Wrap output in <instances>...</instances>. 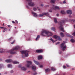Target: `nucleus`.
Here are the masks:
<instances>
[{
  "mask_svg": "<svg viewBox=\"0 0 75 75\" xmlns=\"http://www.w3.org/2000/svg\"><path fill=\"white\" fill-rule=\"evenodd\" d=\"M43 36H46L47 37H50L52 36V33L49 32L48 31L44 30H42L41 34Z\"/></svg>",
  "mask_w": 75,
  "mask_h": 75,
  "instance_id": "obj_1",
  "label": "nucleus"
},
{
  "mask_svg": "<svg viewBox=\"0 0 75 75\" xmlns=\"http://www.w3.org/2000/svg\"><path fill=\"white\" fill-rule=\"evenodd\" d=\"M65 23V21L64 20H62L59 22V24L60 25V26L59 27V28L62 31H63V32H65V31L62 28V25H64Z\"/></svg>",
  "mask_w": 75,
  "mask_h": 75,
  "instance_id": "obj_2",
  "label": "nucleus"
},
{
  "mask_svg": "<svg viewBox=\"0 0 75 75\" xmlns=\"http://www.w3.org/2000/svg\"><path fill=\"white\" fill-rule=\"evenodd\" d=\"M19 48H20V47L18 46H16V47L13 49V50L10 51V54H16L15 52L13 51H17V50H18V49H19Z\"/></svg>",
  "mask_w": 75,
  "mask_h": 75,
  "instance_id": "obj_3",
  "label": "nucleus"
},
{
  "mask_svg": "<svg viewBox=\"0 0 75 75\" xmlns=\"http://www.w3.org/2000/svg\"><path fill=\"white\" fill-rule=\"evenodd\" d=\"M22 54H25V57H28V51L27 50H23L21 51Z\"/></svg>",
  "mask_w": 75,
  "mask_h": 75,
  "instance_id": "obj_4",
  "label": "nucleus"
},
{
  "mask_svg": "<svg viewBox=\"0 0 75 75\" xmlns=\"http://www.w3.org/2000/svg\"><path fill=\"white\" fill-rule=\"evenodd\" d=\"M27 1H28L29 2L28 3V5H29L30 6H32V7H34L35 6V4L31 1L32 0H27Z\"/></svg>",
  "mask_w": 75,
  "mask_h": 75,
  "instance_id": "obj_5",
  "label": "nucleus"
},
{
  "mask_svg": "<svg viewBox=\"0 0 75 75\" xmlns=\"http://www.w3.org/2000/svg\"><path fill=\"white\" fill-rule=\"evenodd\" d=\"M66 47L67 46H66V45H65V43H62L61 45V48L63 51H64Z\"/></svg>",
  "mask_w": 75,
  "mask_h": 75,
  "instance_id": "obj_6",
  "label": "nucleus"
},
{
  "mask_svg": "<svg viewBox=\"0 0 75 75\" xmlns=\"http://www.w3.org/2000/svg\"><path fill=\"white\" fill-rule=\"evenodd\" d=\"M27 64H26V66L28 67V68H30L31 65L32 64V62L30 61H27L26 62Z\"/></svg>",
  "mask_w": 75,
  "mask_h": 75,
  "instance_id": "obj_7",
  "label": "nucleus"
},
{
  "mask_svg": "<svg viewBox=\"0 0 75 75\" xmlns=\"http://www.w3.org/2000/svg\"><path fill=\"white\" fill-rule=\"evenodd\" d=\"M54 38H55L56 39H58L59 40H61V39L60 38L59 36H58L57 35H54L53 36Z\"/></svg>",
  "mask_w": 75,
  "mask_h": 75,
  "instance_id": "obj_8",
  "label": "nucleus"
},
{
  "mask_svg": "<svg viewBox=\"0 0 75 75\" xmlns=\"http://www.w3.org/2000/svg\"><path fill=\"white\" fill-rule=\"evenodd\" d=\"M53 9L54 10H60V8L58 6H53Z\"/></svg>",
  "mask_w": 75,
  "mask_h": 75,
  "instance_id": "obj_9",
  "label": "nucleus"
},
{
  "mask_svg": "<svg viewBox=\"0 0 75 75\" xmlns=\"http://www.w3.org/2000/svg\"><path fill=\"white\" fill-rule=\"evenodd\" d=\"M33 61L35 64H36L37 65H40V63L36 61L35 60H34Z\"/></svg>",
  "mask_w": 75,
  "mask_h": 75,
  "instance_id": "obj_10",
  "label": "nucleus"
},
{
  "mask_svg": "<svg viewBox=\"0 0 75 75\" xmlns=\"http://www.w3.org/2000/svg\"><path fill=\"white\" fill-rule=\"evenodd\" d=\"M5 62H12V60L11 59H7L5 60Z\"/></svg>",
  "mask_w": 75,
  "mask_h": 75,
  "instance_id": "obj_11",
  "label": "nucleus"
},
{
  "mask_svg": "<svg viewBox=\"0 0 75 75\" xmlns=\"http://www.w3.org/2000/svg\"><path fill=\"white\" fill-rule=\"evenodd\" d=\"M42 59V56L41 55H39L38 57V60H40V59Z\"/></svg>",
  "mask_w": 75,
  "mask_h": 75,
  "instance_id": "obj_12",
  "label": "nucleus"
},
{
  "mask_svg": "<svg viewBox=\"0 0 75 75\" xmlns=\"http://www.w3.org/2000/svg\"><path fill=\"white\" fill-rule=\"evenodd\" d=\"M36 51L37 52H38V53H41V52H42L43 51L42 50H36Z\"/></svg>",
  "mask_w": 75,
  "mask_h": 75,
  "instance_id": "obj_13",
  "label": "nucleus"
},
{
  "mask_svg": "<svg viewBox=\"0 0 75 75\" xmlns=\"http://www.w3.org/2000/svg\"><path fill=\"white\" fill-rule=\"evenodd\" d=\"M32 68L33 69H36V66L34 65H32Z\"/></svg>",
  "mask_w": 75,
  "mask_h": 75,
  "instance_id": "obj_14",
  "label": "nucleus"
},
{
  "mask_svg": "<svg viewBox=\"0 0 75 75\" xmlns=\"http://www.w3.org/2000/svg\"><path fill=\"white\" fill-rule=\"evenodd\" d=\"M21 70H22L23 71H26V70H27V69L24 67H22L21 68Z\"/></svg>",
  "mask_w": 75,
  "mask_h": 75,
  "instance_id": "obj_15",
  "label": "nucleus"
},
{
  "mask_svg": "<svg viewBox=\"0 0 75 75\" xmlns=\"http://www.w3.org/2000/svg\"><path fill=\"white\" fill-rule=\"evenodd\" d=\"M68 14H71L72 13V11L71 10H69L67 11Z\"/></svg>",
  "mask_w": 75,
  "mask_h": 75,
  "instance_id": "obj_16",
  "label": "nucleus"
},
{
  "mask_svg": "<svg viewBox=\"0 0 75 75\" xmlns=\"http://www.w3.org/2000/svg\"><path fill=\"white\" fill-rule=\"evenodd\" d=\"M33 16H34V17H37L38 15L37 14V13H35L34 12H32V13Z\"/></svg>",
  "mask_w": 75,
  "mask_h": 75,
  "instance_id": "obj_17",
  "label": "nucleus"
},
{
  "mask_svg": "<svg viewBox=\"0 0 75 75\" xmlns=\"http://www.w3.org/2000/svg\"><path fill=\"white\" fill-rule=\"evenodd\" d=\"M44 13H43L42 14H40L39 15V17H43L44 16Z\"/></svg>",
  "mask_w": 75,
  "mask_h": 75,
  "instance_id": "obj_18",
  "label": "nucleus"
},
{
  "mask_svg": "<svg viewBox=\"0 0 75 75\" xmlns=\"http://www.w3.org/2000/svg\"><path fill=\"white\" fill-rule=\"evenodd\" d=\"M12 62L13 64H19V62L17 61H13Z\"/></svg>",
  "mask_w": 75,
  "mask_h": 75,
  "instance_id": "obj_19",
  "label": "nucleus"
},
{
  "mask_svg": "<svg viewBox=\"0 0 75 75\" xmlns=\"http://www.w3.org/2000/svg\"><path fill=\"white\" fill-rule=\"evenodd\" d=\"M61 13L62 14H65V12L64 11H61Z\"/></svg>",
  "mask_w": 75,
  "mask_h": 75,
  "instance_id": "obj_20",
  "label": "nucleus"
},
{
  "mask_svg": "<svg viewBox=\"0 0 75 75\" xmlns=\"http://www.w3.org/2000/svg\"><path fill=\"white\" fill-rule=\"evenodd\" d=\"M50 69H45V71L46 72H49L50 71Z\"/></svg>",
  "mask_w": 75,
  "mask_h": 75,
  "instance_id": "obj_21",
  "label": "nucleus"
},
{
  "mask_svg": "<svg viewBox=\"0 0 75 75\" xmlns=\"http://www.w3.org/2000/svg\"><path fill=\"white\" fill-rule=\"evenodd\" d=\"M44 16H49L50 14L48 13H44Z\"/></svg>",
  "mask_w": 75,
  "mask_h": 75,
  "instance_id": "obj_22",
  "label": "nucleus"
},
{
  "mask_svg": "<svg viewBox=\"0 0 75 75\" xmlns=\"http://www.w3.org/2000/svg\"><path fill=\"white\" fill-rule=\"evenodd\" d=\"M60 35L61 36H62V37H64V34L63 33H61L60 34Z\"/></svg>",
  "mask_w": 75,
  "mask_h": 75,
  "instance_id": "obj_23",
  "label": "nucleus"
},
{
  "mask_svg": "<svg viewBox=\"0 0 75 75\" xmlns=\"http://www.w3.org/2000/svg\"><path fill=\"white\" fill-rule=\"evenodd\" d=\"M54 21L56 23H57V18H54Z\"/></svg>",
  "mask_w": 75,
  "mask_h": 75,
  "instance_id": "obj_24",
  "label": "nucleus"
},
{
  "mask_svg": "<svg viewBox=\"0 0 75 75\" xmlns=\"http://www.w3.org/2000/svg\"><path fill=\"white\" fill-rule=\"evenodd\" d=\"M8 68H12V65H11V64H8Z\"/></svg>",
  "mask_w": 75,
  "mask_h": 75,
  "instance_id": "obj_25",
  "label": "nucleus"
},
{
  "mask_svg": "<svg viewBox=\"0 0 75 75\" xmlns=\"http://www.w3.org/2000/svg\"><path fill=\"white\" fill-rule=\"evenodd\" d=\"M55 0H51L50 2L52 3H55Z\"/></svg>",
  "mask_w": 75,
  "mask_h": 75,
  "instance_id": "obj_26",
  "label": "nucleus"
},
{
  "mask_svg": "<svg viewBox=\"0 0 75 75\" xmlns=\"http://www.w3.org/2000/svg\"><path fill=\"white\" fill-rule=\"evenodd\" d=\"M40 35H38V36H37V37L36 39V41H37V40H38V38H40Z\"/></svg>",
  "mask_w": 75,
  "mask_h": 75,
  "instance_id": "obj_27",
  "label": "nucleus"
},
{
  "mask_svg": "<svg viewBox=\"0 0 75 75\" xmlns=\"http://www.w3.org/2000/svg\"><path fill=\"white\" fill-rule=\"evenodd\" d=\"M71 41L72 42H75V40H74V39H72L71 40Z\"/></svg>",
  "mask_w": 75,
  "mask_h": 75,
  "instance_id": "obj_28",
  "label": "nucleus"
},
{
  "mask_svg": "<svg viewBox=\"0 0 75 75\" xmlns=\"http://www.w3.org/2000/svg\"><path fill=\"white\" fill-rule=\"evenodd\" d=\"M51 70L52 71H55V70H56V69H54V67H52Z\"/></svg>",
  "mask_w": 75,
  "mask_h": 75,
  "instance_id": "obj_29",
  "label": "nucleus"
},
{
  "mask_svg": "<svg viewBox=\"0 0 75 75\" xmlns=\"http://www.w3.org/2000/svg\"><path fill=\"white\" fill-rule=\"evenodd\" d=\"M50 40H51V41H52V42H53V43L55 42V41H57V40L54 41V40H53V39H51Z\"/></svg>",
  "mask_w": 75,
  "mask_h": 75,
  "instance_id": "obj_30",
  "label": "nucleus"
},
{
  "mask_svg": "<svg viewBox=\"0 0 75 75\" xmlns=\"http://www.w3.org/2000/svg\"><path fill=\"white\" fill-rule=\"evenodd\" d=\"M51 30L53 31H55V28H51Z\"/></svg>",
  "mask_w": 75,
  "mask_h": 75,
  "instance_id": "obj_31",
  "label": "nucleus"
},
{
  "mask_svg": "<svg viewBox=\"0 0 75 75\" xmlns=\"http://www.w3.org/2000/svg\"><path fill=\"white\" fill-rule=\"evenodd\" d=\"M3 65L2 64H0V69H1L2 67H3Z\"/></svg>",
  "mask_w": 75,
  "mask_h": 75,
  "instance_id": "obj_32",
  "label": "nucleus"
},
{
  "mask_svg": "<svg viewBox=\"0 0 75 75\" xmlns=\"http://www.w3.org/2000/svg\"><path fill=\"white\" fill-rule=\"evenodd\" d=\"M37 72H36L35 71L34 72L33 74V75H37Z\"/></svg>",
  "mask_w": 75,
  "mask_h": 75,
  "instance_id": "obj_33",
  "label": "nucleus"
},
{
  "mask_svg": "<svg viewBox=\"0 0 75 75\" xmlns=\"http://www.w3.org/2000/svg\"><path fill=\"white\" fill-rule=\"evenodd\" d=\"M66 74V73L64 72L62 74H60V75H65Z\"/></svg>",
  "mask_w": 75,
  "mask_h": 75,
  "instance_id": "obj_34",
  "label": "nucleus"
},
{
  "mask_svg": "<svg viewBox=\"0 0 75 75\" xmlns=\"http://www.w3.org/2000/svg\"><path fill=\"white\" fill-rule=\"evenodd\" d=\"M33 9L34 11H35L37 10V8L34 7V8H33Z\"/></svg>",
  "mask_w": 75,
  "mask_h": 75,
  "instance_id": "obj_35",
  "label": "nucleus"
},
{
  "mask_svg": "<svg viewBox=\"0 0 75 75\" xmlns=\"http://www.w3.org/2000/svg\"><path fill=\"white\" fill-rule=\"evenodd\" d=\"M15 23L16 24H18V21H15Z\"/></svg>",
  "mask_w": 75,
  "mask_h": 75,
  "instance_id": "obj_36",
  "label": "nucleus"
},
{
  "mask_svg": "<svg viewBox=\"0 0 75 75\" xmlns=\"http://www.w3.org/2000/svg\"><path fill=\"white\" fill-rule=\"evenodd\" d=\"M3 29L4 30H5V31H6L7 30V28H6L5 27H4Z\"/></svg>",
  "mask_w": 75,
  "mask_h": 75,
  "instance_id": "obj_37",
  "label": "nucleus"
},
{
  "mask_svg": "<svg viewBox=\"0 0 75 75\" xmlns=\"http://www.w3.org/2000/svg\"><path fill=\"white\" fill-rule=\"evenodd\" d=\"M12 39H13V38H9L8 40V41H11V40H12Z\"/></svg>",
  "mask_w": 75,
  "mask_h": 75,
  "instance_id": "obj_38",
  "label": "nucleus"
},
{
  "mask_svg": "<svg viewBox=\"0 0 75 75\" xmlns=\"http://www.w3.org/2000/svg\"><path fill=\"white\" fill-rule=\"evenodd\" d=\"M10 73L12 74V73H13V72H14V71L13 70H12L10 71Z\"/></svg>",
  "mask_w": 75,
  "mask_h": 75,
  "instance_id": "obj_39",
  "label": "nucleus"
},
{
  "mask_svg": "<svg viewBox=\"0 0 75 75\" xmlns=\"http://www.w3.org/2000/svg\"><path fill=\"white\" fill-rule=\"evenodd\" d=\"M39 67H40V68H42L43 67V66L42 65H40L39 66Z\"/></svg>",
  "mask_w": 75,
  "mask_h": 75,
  "instance_id": "obj_40",
  "label": "nucleus"
},
{
  "mask_svg": "<svg viewBox=\"0 0 75 75\" xmlns=\"http://www.w3.org/2000/svg\"><path fill=\"white\" fill-rule=\"evenodd\" d=\"M63 68L64 69H65V68H66V67H65V66H63Z\"/></svg>",
  "mask_w": 75,
  "mask_h": 75,
  "instance_id": "obj_41",
  "label": "nucleus"
},
{
  "mask_svg": "<svg viewBox=\"0 0 75 75\" xmlns=\"http://www.w3.org/2000/svg\"><path fill=\"white\" fill-rule=\"evenodd\" d=\"M14 42H15V41H13L11 43V44H13L14 43Z\"/></svg>",
  "mask_w": 75,
  "mask_h": 75,
  "instance_id": "obj_42",
  "label": "nucleus"
},
{
  "mask_svg": "<svg viewBox=\"0 0 75 75\" xmlns=\"http://www.w3.org/2000/svg\"><path fill=\"white\" fill-rule=\"evenodd\" d=\"M59 42H58L57 43H56V45H58V44H59Z\"/></svg>",
  "mask_w": 75,
  "mask_h": 75,
  "instance_id": "obj_43",
  "label": "nucleus"
},
{
  "mask_svg": "<svg viewBox=\"0 0 75 75\" xmlns=\"http://www.w3.org/2000/svg\"><path fill=\"white\" fill-rule=\"evenodd\" d=\"M63 3H64V4H65V3H66V2L64 0L63 1Z\"/></svg>",
  "mask_w": 75,
  "mask_h": 75,
  "instance_id": "obj_44",
  "label": "nucleus"
},
{
  "mask_svg": "<svg viewBox=\"0 0 75 75\" xmlns=\"http://www.w3.org/2000/svg\"><path fill=\"white\" fill-rule=\"evenodd\" d=\"M73 35H74V36H75V32L72 34Z\"/></svg>",
  "mask_w": 75,
  "mask_h": 75,
  "instance_id": "obj_45",
  "label": "nucleus"
},
{
  "mask_svg": "<svg viewBox=\"0 0 75 75\" xmlns=\"http://www.w3.org/2000/svg\"><path fill=\"white\" fill-rule=\"evenodd\" d=\"M8 27H11V26L10 25H8Z\"/></svg>",
  "mask_w": 75,
  "mask_h": 75,
  "instance_id": "obj_46",
  "label": "nucleus"
},
{
  "mask_svg": "<svg viewBox=\"0 0 75 75\" xmlns=\"http://www.w3.org/2000/svg\"><path fill=\"white\" fill-rule=\"evenodd\" d=\"M57 17H58V16H59V14L58 13H57Z\"/></svg>",
  "mask_w": 75,
  "mask_h": 75,
  "instance_id": "obj_47",
  "label": "nucleus"
},
{
  "mask_svg": "<svg viewBox=\"0 0 75 75\" xmlns=\"http://www.w3.org/2000/svg\"><path fill=\"white\" fill-rule=\"evenodd\" d=\"M22 57L23 58H24L25 57V56H23V55L22 54Z\"/></svg>",
  "mask_w": 75,
  "mask_h": 75,
  "instance_id": "obj_48",
  "label": "nucleus"
},
{
  "mask_svg": "<svg viewBox=\"0 0 75 75\" xmlns=\"http://www.w3.org/2000/svg\"><path fill=\"white\" fill-rule=\"evenodd\" d=\"M2 53V51H1V49H0V53Z\"/></svg>",
  "mask_w": 75,
  "mask_h": 75,
  "instance_id": "obj_49",
  "label": "nucleus"
},
{
  "mask_svg": "<svg viewBox=\"0 0 75 75\" xmlns=\"http://www.w3.org/2000/svg\"><path fill=\"white\" fill-rule=\"evenodd\" d=\"M37 8L38 10L40 11V9L39 8L37 7Z\"/></svg>",
  "mask_w": 75,
  "mask_h": 75,
  "instance_id": "obj_50",
  "label": "nucleus"
},
{
  "mask_svg": "<svg viewBox=\"0 0 75 75\" xmlns=\"http://www.w3.org/2000/svg\"><path fill=\"white\" fill-rule=\"evenodd\" d=\"M12 23H13V24H14L15 23V22H14V21H12Z\"/></svg>",
  "mask_w": 75,
  "mask_h": 75,
  "instance_id": "obj_51",
  "label": "nucleus"
},
{
  "mask_svg": "<svg viewBox=\"0 0 75 75\" xmlns=\"http://www.w3.org/2000/svg\"><path fill=\"white\" fill-rule=\"evenodd\" d=\"M0 28H1V29L3 28L4 29V27H1Z\"/></svg>",
  "mask_w": 75,
  "mask_h": 75,
  "instance_id": "obj_52",
  "label": "nucleus"
},
{
  "mask_svg": "<svg viewBox=\"0 0 75 75\" xmlns=\"http://www.w3.org/2000/svg\"><path fill=\"white\" fill-rule=\"evenodd\" d=\"M49 11L50 13H51V12H52V11Z\"/></svg>",
  "mask_w": 75,
  "mask_h": 75,
  "instance_id": "obj_53",
  "label": "nucleus"
},
{
  "mask_svg": "<svg viewBox=\"0 0 75 75\" xmlns=\"http://www.w3.org/2000/svg\"><path fill=\"white\" fill-rule=\"evenodd\" d=\"M41 6H44V5L42 4L41 5Z\"/></svg>",
  "mask_w": 75,
  "mask_h": 75,
  "instance_id": "obj_54",
  "label": "nucleus"
},
{
  "mask_svg": "<svg viewBox=\"0 0 75 75\" xmlns=\"http://www.w3.org/2000/svg\"><path fill=\"white\" fill-rule=\"evenodd\" d=\"M5 30H3V33H5Z\"/></svg>",
  "mask_w": 75,
  "mask_h": 75,
  "instance_id": "obj_55",
  "label": "nucleus"
},
{
  "mask_svg": "<svg viewBox=\"0 0 75 75\" xmlns=\"http://www.w3.org/2000/svg\"><path fill=\"white\" fill-rule=\"evenodd\" d=\"M74 28H75V25H74Z\"/></svg>",
  "mask_w": 75,
  "mask_h": 75,
  "instance_id": "obj_56",
  "label": "nucleus"
},
{
  "mask_svg": "<svg viewBox=\"0 0 75 75\" xmlns=\"http://www.w3.org/2000/svg\"><path fill=\"white\" fill-rule=\"evenodd\" d=\"M67 66L68 67H69V66L67 64Z\"/></svg>",
  "mask_w": 75,
  "mask_h": 75,
  "instance_id": "obj_57",
  "label": "nucleus"
},
{
  "mask_svg": "<svg viewBox=\"0 0 75 75\" xmlns=\"http://www.w3.org/2000/svg\"><path fill=\"white\" fill-rule=\"evenodd\" d=\"M68 37H69L70 36V35H67Z\"/></svg>",
  "mask_w": 75,
  "mask_h": 75,
  "instance_id": "obj_58",
  "label": "nucleus"
},
{
  "mask_svg": "<svg viewBox=\"0 0 75 75\" xmlns=\"http://www.w3.org/2000/svg\"><path fill=\"white\" fill-rule=\"evenodd\" d=\"M73 21L74 22H75V20H74Z\"/></svg>",
  "mask_w": 75,
  "mask_h": 75,
  "instance_id": "obj_59",
  "label": "nucleus"
},
{
  "mask_svg": "<svg viewBox=\"0 0 75 75\" xmlns=\"http://www.w3.org/2000/svg\"><path fill=\"white\" fill-rule=\"evenodd\" d=\"M3 25H4V23H3Z\"/></svg>",
  "mask_w": 75,
  "mask_h": 75,
  "instance_id": "obj_60",
  "label": "nucleus"
},
{
  "mask_svg": "<svg viewBox=\"0 0 75 75\" xmlns=\"http://www.w3.org/2000/svg\"><path fill=\"white\" fill-rule=\"evenodd\" d=\"M1 75V73H0V75Z\"/></svg>",
  "mask_w": 75,
  "mask_h": 75,
  "instance_id": "obj_61",
  "label": "nucleus"
},
{
  "mask_svg": "<svg viewBox=\"0 0 75 75\" xmlns=\"http://www.w3.org/2000/svg\"><path fill=\"white\" fill-rule=\"evenodd\" d=\"M15 28H16V27H15Z\"/></svg>",
  "mask_w": 75,
  "mask_h": 75,
  "instance_id": "obj_62",
  "label": "nucleus"
},
{
  "mask_svg": "<svg viewBox=\"0 0 75 75\" xmlns=\"http://www.w3.org/2000/svg\"><path fill=\"white\" fill-rule=\"evenodd\" d=\"M7 74V73H5V74Z\"/></svg>",
  "mask_w": 75,
  "mask_h": 75,
  "instance_id": "obj_63",
  "label": "nucleus"
},
{
  "mask_svg": "<svg viewBox=\"0 0 75 75\" xmlns=\"http://www.w3.org/2000/svg\"><path fill=\"white\" fill-rule=\"evenodd\" d=\"M58 75H59V74H58Z\"/></svg>",
  "mask_w": 75,
  "mask_h": 75,
  "instance_id": "obj_64",
  "label": "nucleus"
}]
</instances>
